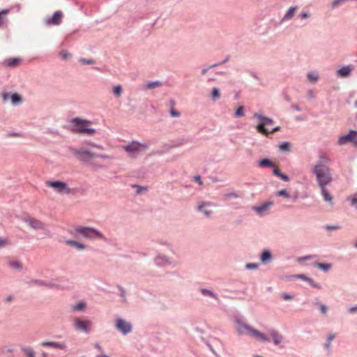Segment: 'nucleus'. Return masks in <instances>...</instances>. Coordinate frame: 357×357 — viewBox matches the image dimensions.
<instances>
[{
  "mask_svg": "<svg viewBox=\"0 0 357 357\" xmlns=\"http://www.w3.org/2000/svg\"><path fill=\"white\" fill-rule=\"evenodd\" d=\"M328 165V158L326 155H321L317 164L313 167L312 171L316 176L319 187H326L333 181L331 169Z\"/></svg>",
  "mask_w": 357,
  "mask_h": 357,
  "instance_id": "obj_1",
  "label": "nucleus"
},
{
  "mask_svg": "<svg viewBox=\"0 0 357 357\" xmlns=\"http://www.w3.org/2000/svg\"><path fill=\"white\" fill-rule=\"evenodd\" d=\"M45 185L60 195H75L77 192H85L86 190V188H71L66 183L61 181H47Z\"/></svg>",
  "mask_w": 357,
  "mask_h": 357,
  "instance_id": "obj_2",
  "label": "nucleus"
},
{
  "mask_svg": "<svg viewBox=\"0 0 357 357\" xmlns=\"http://www.w3.org/2000/svg\"><path fill=\"white\" fill-rule=\"evenodd\" d=\"M63 128L73 133H89V121L77 117L73 118L68 120Z\"/></svg>",
  "mask_w": 357,
  "mask_h": 357,
  "instance_id": "obj_3",
  "label": "nucleus"
},
{
  "mask_svg": "<svg viewBox=\"0 0 357 357\" xmlns=\"http://www.w3.org/2000/svg\"><path fill=\"white\" fill-rule=\"evenodd\" d=\"M237 331L241 335H248L252 337H255L257 340L261 342H269V339L264 334L259 331L252 328L248 324H243L241 322H238V326H236Z\"/></svg>",
  "mask_w": 357,
  "mask_h": 357,
  "instance_id": "obj_4",
  "label": "nucleus"
},
{
  "mask_svg": "<svg viewBox=\"0 0 357 357\" xmlns=\"http://www.w3.org/2000/svg\"><path fill=\"white\" fill-rule=\"evenodd\" d=\"M254 117L259 121V124L256 127L257 132L263 134L264 135L268 136L269 131L267 128H266V126L273 125V119L264 116L261 114L257 113L254 114Z\"/></svg>",
  "mask_w": 357,
  "mask_h": 357,
  "instance_id": "obj_5",
  "label": "nucleus"
},
{
  "mask_svg": "<svg viewBox=\"0 0 357 357\" xmlns=\"http://www.w3.org/2000/svg\"><path fill=\"white\" fill-rule=\"evenodd\" d=\"M68 233L73 236L75 240L86 243L89 238V227L79 226L74 229H69Z\"/></svg>",
  "mask_w": 357,
  "mask_h": 357,
  "instance_id": "obj_6",
  "label": "nucleus"
},
{
  "mask_svg": "<svg viewBox=\"0 0 357 357\" xmlns=\"http://www.w3.org/2000/svg\"><path fill=\"white\" fill-rule=\"evenodd\" d=\"M147 149L148 144L146 143H140L137 141H132L123 146V149L130 155H136L146 151Z\"/></svg>",
  "mask_w": 357,
  "mask_h": 357,
  "instance_id": "obj_7",
  "label": "nucleus"
},
{
  "mask_svg": "<svg viewBox=\"0 0 357 357\" xmlns=\"http://www.w3.org/2000/svg\"><path fill=\"white\" fill-rule=\"evenodd\" d=\"M347 143H351L354 146H357V132L351 130L349 133L346 135L342 136L338 139V144L343 145Z\"/></svg>",
  "mask_w": 357,
  "mask_h": 357,
  "instance_id": "obj_8",
  "label": "nucleus"
},
{
  "mask_svg": "<svg viewBox=\"0 0 357 357\" xmlns=\"http://www.w3.org/2000/svg\"><path fill=\"white\" fill-rule=\"evenodd\" d=\"M73 153L79 160L83 162L89 160V151L86 148L74 149Z\"/></svg>",
  "mask_w": 357,
  "mask_h": 357,
  "instance_id": "obj_9",
  "label": "nucleus"
},
{
  "mask_svg": "<svg viewBox=\"0 0 357 357\" xmlns=\"http://www.w3.org/2000/svg\"><path fill=\"white\" fill-rule=\"evenodd\" d=\"M116 327L119 331L122 332L123 334H127L130 333L132 329L131 325L128 322H126L122 319H116Z\"/></svg>",
  "mask_w": 357,
  "mask_h": 357,
  "instance_id": "obj_10",
  "label": "nucleus"
},
{
  "mask_svg": "<svg viewBox=\"0 0 357 357\" xmlns=\"http://www.w3.org/2000/svg\"><path fill=\"white\" fill-rule=\"evenodd\" d=\"M63 13L61 11H56L52 17H47L45 22L47 25H59L61 22Z\"/></svg>",
  "mask_w": 357,
  "mask_h": 357,
  "instance_id": "obj_11",
  "label": "nucleus"
},
{
  "mask_svg": "<svg viewBox=\"0 0 357 357\" xmlns=\"http://www.w3.org/2000/svg\"><path fill=\"white\" fill-rule=\"evenodd\" d=\"M65 243L77 250H83L87 248L86 243L77 240H66Z\"/></svg>",
  "mask_w": 357,
  "mask_h": 357,
  "instance_id": "obj_12",
  "label": "nucleus"
},
{
  "mask_svg": "<svg viewBox=\"0 0 357 357\" xmlns=\"http://www.w3.org/2000/svg\"><path fill=\"white\" fill-rule=\"evenodd\" d=\"M25 222L33 229L40 230L45 228V225L40 220L34 218H28Z\"/></svg>",
  "mask_w": 357,
  "mask_h": 357,
  "instance_id": "obj_13",
  "label": "nucleus"
},
{
  "mask_svg": "<svg viewBox=\"0 0 357 357\" xmlns=\"http://www.w3.org/2000/svg\"><path fill=\"white\" fill-rule=\"evenodd\" d=\"M89 323L87 321H83L79 318H76L74 321V327L77 331L86 332Z\"/></svg>",
  "mask_w": 357,
  "mask_h": 357,
  "instance_id": "obj_14",
  "label": "nucleus"
},
{
  "mask_svg": "<svg viewBox=\"0 0 357 357\" xmlns=\"http://www.w3.org/2000/svg\"><path fill=\"white\" fill-rule=\"evenodd\" d=\"M29 285H37V286H43L48 288H54L56 285L52 282H47L42 280H31L28 282Z\"/></svg>",
  "mask_w": 357,
  "mask_h": 357,
  "instance_id": "obj_15",
  "label": "nucleus"
},
{
  "mask_svg": "<svg viewBox=\"0 0 357 357\" xmlns=\"http://www.w3.org/2000/svg\"><path fill=\"white\" fill-rule=\"evenodd\" d=\"M271 205L272 202H266L259 206H252V209L255 211L259 215L261 216L267 213L269 207Z\"/></svg>",
  "mask_w": 357,
  "mask_h": 357,
  "instance_id": "obj_16",
  "label": "nucleus"
},
{
  "mask_svg": "<svg viewBox=\"0 0 357 357\" xmlns=\"http://www.w3.org/2000/svg\"><path fill=\"white\" fill-rule=\"evenodd\" d=\"M40 345L43 347H52V348L62 349V350L65 349L66 348V346L64 343L57 342L44 341L40 343Z\"/></svg>",
  "mask_w": 357,
  "mask_h": 357,
  "instance_id": "obj_17",
  "label": "nucleus"
},
{
  "mask_svg": "<svg viewBox=\"0 0 357 357\" xmlns=\"http://www.w3.org/2000/svg\"><path fill=\"white\" fill-rule=\"evenodd\" d=\"M268 333L275 345L282 342L283 336L278 331L275 329H271Z\"/></svg>",
  "mask_w": 357,
  "mask_h": 357,
  "instance_id": "obj_18",
  "label": "nucleus"
},
{
  "mask_svg": "<svg viewBox=\"0 0 357 357\" xmlns=\"http://www.w3.org/2000/svg\"><path fill=\"white\" fill-rule=\"evenodd\" d=\"M10 9H2L0 10V28L6 26L8 20L6 15L10 13Z\"/></svg>",
  "mask_w": 357,
  "mask_h": 357,
  "instance_id": "obj_19",
  "label": "nucleus"
},
{
  "mask_svg": "<svg viewBox=\"0 0 357 357\" xmlns=\"http://www.w3.org/2000/svg\"><path fill=\"white\" fill-rule=\"evenodd\" d=\"M21 59L18 58H9L4 61L3 64L9 68H15L20 63Z\"/></svg>",
  "mask_w": 357,
  "mask_h": 357,
  "instance_id": "obj_20",
  "label": "nucleus"
},
{
  "mask_svg": "<svg viewBox=\"0 0 357 357\" xmlns=\"http://www.w3.org/2000/svg\"><path fill=\"white\" fill-rule=\"evenodd\" d=\"M86 307V303L84 301H79V303L72 305L70 309L73 312H81L83 311Z\"/></svg>",
  "mask_w": 357,
  "mask_h": 357,
  "instance_id": "obj_21",
  "label": "nucleus"
},
{
  "mask_svg": "<svg viewBox=\"0 0 357 357\" xmlns=\"http://www.w3.org/2000/svg\"><path fill=\"white\" fill-rule=\"evenodd\" d=\"M321 190V194L324 197V199L326 202L333 204V196L330 194L329 191L326 188V187H320Z\"/></svg>",
  "mask_w": 357,
  "mask_h": 357,
  "instance_id": "obj_22",
  "label": "nucleus"
},
{
  "mask_svg": "<svg viewBox=\"0 0 357 357\" xmlns=\"http://www.w3.org/2000/svg\"><path fill=\"white\" fill-rule=\"evenodd\" d=\"M351 70L352 68L350 66H344L338 70L337 74L342 77H347L350 75Z\"/></svg>",
  "mask_w": 357,
  "mask_h": 357,
  "instance_id": "obj_23",
  "label": "nucleus"
},
{
  "mask_svg": "<svg viewBox=\"0 0 357 357\" xmlns=\"http://www.w3.org/2000/svg\"><path fill=\"white\" fill-rule=\"evenodd\" d=\"M297 8H298L297 6L290 7L289 8V10L287 11V13H285V15L284 16V20L291 19L294 16L295 13L296 11Z\"/></svg>",
  "mask_w": 357,
  "mask_h": 357,
  "instance_id": "obj_24",
  "label": "nucleus"
},
{
  "mask_svg": "<svg viewBox=\"0 0 357 357\" xmlns=\"http://www.w3.org/2000/svg\"><path fill=\"white\" fill-rule=\"evenodd\" d=\"M211 205L212 204L210 202L203 203L198 206V210L202 212L206 217H208L211 214L212 211L204 209V207Z\"/></svg>",
  "mask_w": 357,
  "mask_h": 357,
  "instance_id": "obj_25",
  "label": "nucleus"
},
{
  "mask_svg": "<svg viewBox=\"0 0 357 357\" xmlns=\"http://www.w3.org/2000/svg\"><path fill=\"white\" fill-rule=\"evenodd\" d=\"M22 351L27 357H35V351L33 349L29 347H22Z\"/></svg>",
  "mask_w": 357,
  "mask_h": 357,
  "instance_id": "obj_26",
  "label": "nucleus"
},
{
  "mask_svg": "<svg viewBox=\"0 0 357 357\" xmlns=\"http://www.w3.org/2000/svg\"><path fill=\"white\" fill-rule=\"evenodd\" d=\"M94 238H103V236L97 230L91 228V240Z\"/></svg>",
  "mask_w": 357,
  "mask_h": 357,
  "instance_id": "obj_27",
  "label": "nucleus"
},
{
  "mask_svg": "<svg viewBox=\"0 0 357 357\" xmlns=\"http://www.w3.org/2000/svg\"><path fill=\"white\" fill-rule=\"evenodd\" d=\"M8 266L13 269L20 270L22 268V264L18 261H10L8 263Z\"/></svg>",
  "mask_w": 357,
  "mask_h": 357,
  "instance_id": "obj_28",
  "label": "nucleus"
},
{
  "mask_svg": "<svg viewBox=\"0 0 357 357\" xmlns=\"http://www.w3.org/2000/svg\"><path fill=\"white\" fill-rule=\"evenodd\" d=\"M314 265L316 267L324 271H327L331 268V265L328 264H321L317 262L314 264Z\"/></svg>",
  "mask_w": 357,
  "mask_h": 357,
  "instance_id": "obj_29",
  "label": "nucleus"
},
{
  "mask_svg": "<svg viewBox=\"0 0 357 357\" xmlns=\"http://www.w3.org/2000/svg\"><path fill=\"white\" fill-rule=\"evenodd\" d=\"M271 258V253L267 251V250H265L263 252L262 255H261V260L262 262H266L267 261H269Z\"/></svg>",
  "mask_w": 357,
  "mask_h": 357,
  "instance_id": "obj_30",
  "label": "nucleus"
},
{
  "mask_svg": "<svg viewBox=\"0 0 357 357\" xmlns=\"http://www.w3.org/2000/svg\"><path fill=\"white\" fill-rule=\"evenodd\" d=\"M235 117H242L245 115L244 107L239 106L235 112Z\"/></svg>",
  "mask_w": 357,
  "mask_h": 357,
  "instance_id": "obj_31",
  "label": "nucleus"
},
{
  "mask_svg": "<svg viewBox=\"0 0 357 357\" xmlns=\"http://www.w3.org/2000/svg\"><path fill=\"white\" fill-rule=\"evenodd\" d=\"M211 97L213 100H217L220 97V91L218 88H213L212 89Z\"/></svg>",
  "mask_w": 357,
  "mask_h": 357,
  "instance_id": "obj_32",
  "label": "nucleus"
},
{
  "mask_svg": "<svg viewBox=\"0 0 357 357\" xmlns=\"http://www.w3.org/2000/svg\"><path fill=\"white\" fill-rule=\"evenodd\" d=\"M161 86V83L158 81L149 82L146 84V88L149 89H155Z\"/></svg>",
  "mask_w": 357,
  "mask_h": 357,
  "instance_id": "obj_33",
  "label": "nucleus"
},
{
  "mask_svg": "<svg viewBox=\"0 0 357 357\" xmlns=\"http://www.w3.org/2000/svg\"><path fill=\"white\" fill-rule=\"evenodd\" d=\"M11 100L14 105H17L21 102V97L17 93L13 94L11 96Z\"/></svg>",
  "mask_w": 357,
  "mask_h": 357,
  "instance_id": "obj_34",
  "label": "nucleus"
},
{
  "mask_svg": "<svg viewBox=\"0 0 357 357\" xmlns=\"http://www.w3.org/2000/svg\"><path fill=\"white\" fill-rule=\"evenodd\" d=\"M290 144L288 142H283L280 145V149L282 151H288L290 149Z\"/></svg>",
  "mask_w": 357,
  "mask_h": 357,
  "instance_id": "obj_35",
  "label": "nucleus"
},
{
  "mask_svg": "<svg viewBox=\"0 0 357 357\" xmlns=\"http://www.w3.org/2000/svg\"><path fill=\"white\" fill-rule=\"evenodd\" d=\"M259 165L262 167H271L273 165L272 162L268 159H264L260 161Z\"/></svg>",
  "mask_w": 357,
  "mask_h": 357,
  "instance_id": "obj_36",
  "label": "nucleus"
},
{
  "mask_svg": "<svg viewBox=\"0 0 357 357\" xmlns=\"http://www.w3.org/2000/svg\"><path fill=\"white\" fill-rule=\"evenodd\" d=\"M307 78L310 82H315L318 79V75L314 73H310L307 75Z\"/></svg>",
  "mask_w": 357,
  "mask_h": 357,
  "instance_id": "obj_37",
  "label": "nucleus"
},
{
  "mask_svg": "<svg viewBox=\"0 0 357 357\" xmlns=\"http://www.w3.org/2000/svg\"><path fill=\"white\" fill-rule=\"evenodd\" d=\"M10 245V241L7 238H0V248Z\"/></svg>",
  "mask_w": 357,
  "mask_h": 357,
  "instance_id": "obj_38",
  "label": "nucleus"
},
{
  "mask_svg": "<svg viewBox=\"0 0 357 357\" xmlns=\"http://www.w3.org/2000/svg\"><path fill=\"white\" fill-rule=\"evenodd\" d=\"M114 93L117 96L119 97L121 95L122 93V88L120 85L116 86L114 87L113 89Z\"/></svg>",
  "mask_w": 357,
  "mask_h": 357,
  "instance_id": "obj_39",
  "label": "nucleus"
},
{
  "mask_svg": "<svg viewBox=\"0 0 357 357\" xmlns=\"http://www.w3.org/2000/svg\"><path fill=\"white\" fill-rule=\"evenodd\" d=\"M60 56L63 59H67L70 57V54L66 50H62L60 52Z\"/></svg>",
  "mask_w": 357,
  "mask_h": 357,
  "instance_id": "obj_40",
  "label": "nucleus"
},
{
  "mask_svg": "<svg viewBox=\"0 0 357 357\" xmlns=\"http://www.w3.org/2000/svg\"><path fill=\"white\" fill-rule=\"evenodd\" d=\"M278 196H284L285 197H289V194L287 192L286 190H282L277 192Z\"/></svg>",
  "mask_w": 357,
  "mask_h": 357,
  "instance_id": "obj_41",
  "label": "nucleus"
},
{
  "mask_svg": "<svg viewBox=\"0 0 357 357\" xmlns=\"http://www.w3.org/2000/svg\"><path fill=\"white\" fill-rule=\"evenodd\" d=\"M279 177H280L282 180H283L284 181L287 182V181H289V178L288 176H287V175H286V174H282H282L280 175V176H279Z\"/></svg>",
  "mask_w": 357,
  "mask_h": 357,
  "instance_id": "obj_42",
  "label": "nucleus"
},
{
  "mask_svg": "<svg viewBox=\"0 0 357 357\" xmlns=\"http://www.w3.org/2000/svg\"><path fill=\"white\" fill-rule=\"evenodd\" d=\"M282 298L284 300H291L293 298V297L291 295L287 294H282Z\"/></svg>",
  "mask_w": 357,
  "mask_h": 357,
  "instance_id": "obj_43",
  "label": "nucleus"
},
{
  "mask_svg": "<svg viewBox=\"0 0 357 357\" xmlns=\"http://www.w3.org/2000/svg\"><path fill=\"white\" fill-rule=\"evenodd\" d=\"M298 278H301L303 280H307V281L310 282L312 284L313 280L312 279H310V278H306L304 275H299Z\"/></svg>",
  "mask_w": 357,
  "mask_h": 357,
  "instance_id": "obj_44",
  "label": "nucleus"
},
{
  "mask_svg": "<svg viewBox=\"0 0 357 357\" xmlns=\"http://www.w3.org/2000/svg\"><path fill=\"white\" fill-rule=\"evenodd\" d=\"M320 310L323 314H326L327 312V307L324 305H320Z\"/></svg>",
  "mask_w": 357,
  "mask_h": 357,
  "instance_id": "obj_45",
  "label": "nucleus"
},
{
  "mask_svg": "<svg viewBox=\"0 0 357 357\" xmlns=\"http://www.w3.org/2000/svg\"><path fill=\"white\" fill-rule=\"evenodd\" d=\"M171 115L174 117H178L180 116V114H179V112H177L174 111V109H172Z\"/></svg>",
  "mask_w": 357,
  "mask_h": 357,
  "instance_id": "obj_46",
  "label": "nucleus"
},
{
  "mask_svg": "<svg viewBox=\"0 0 357 357\" xmlns=\"http://www.w3.org/2000/svg\"><path fill=\"white\" fill-rule=\"evenodd\" d=\"M310 14L307 13H302L300 14V17L303 19L307 18L310 17Z\"/></svg>",
  "mask_w": 357,
  "mask_h": 357,
  "instance_id": "obj_47",
  "label": "nucleus"
},
{
  "mask_svg": "<svg viewBox=\"0 0 357 357\" xmlns=\"http://www.w3.org/2000/svg\"><path fill=\"white\" fill-rule=\"evenodd\" d=\"M195 181H197L199 185H202V181L200 176H196L195 177Z\"/></svg>",
  "mask_w": 357,
  "mask_h": 357,
  "instance_id": "obj_48",
  "label": "nucleus"
},
{
  "mask_svg": "<svg viewBox=\"0 0 357 357\" xmlns=\"http://www.w3.org/2000/svg\"><path fill=\"white\" fill-rule=\"evenodd\" d=\"M273 174L276 176H278V177L280 176V175L282 174L280 172V171L279 170V169L278 168H275L274 170H273Z\"/></svg>",
  "mask_w": 357,
  "mask_h": 357,
  "instance_id": "obj_49",
  "label": "nucleus"
},
{
  "mask_svg": "<svg viewBox=\"0 0 357 357\" xmlns=\"http://www.w3.org/2000/svg\"><path fill=\"white\" fill-rule=\"evenodd\" d=\"M246 267H247L248 268L252 269V268H257V266L256 264H247Z\"/></svg>",
  "mask_w": 357,
  "mask_h": 357,
  "instance_id": "obj_50",
  "label": "nucleus"
},
{
  "mask_svg": "<svg viewBox=\"0 0 357 357\" xmlns=\"http://www.w3.org/2000/svg\"><path fill=\"white\" fill-rule=\"evenodd\" d=\"M280 130V126H277L275 127V128H273L271 131H269V134L270 133H274L277 131H279Z\"/></svg>",
  "mask_w": 357,
  "mask_h": 357,
  "instance_id": "obj_51",
  "label": "nucleus"
},
{
  "mask_svg": "<svg viewBox=\"0 0 357 357\" xmlns=\"http://www.w3.org/2000/svg\"><path fill=\"white\" fill-rule=\"evenodd\" d=\"M13 297L12 296H7L6 298H5V301L6 303H8V302H10L11 301H13Z\"/></svg>",
  "mask_w": 357,
  "mask_h": 357,
  "instance_id": "obj_52",
  "label": "nucleus"
},
{
  "mask_svg": "<svg viewBox=\"0 0 357 357\" xmlns=\"http://www.w3.org/2000/svg\"><path fill=\"white\" fill-rule=\"evenodd\" d=\"M80 62H82L83 64H89V59H82L79 60Z\"/></svg>",
  "mask_w": 357,
  "mask_h": 357,
  "instance_id": "obj_53",
  "label": "nucleus"
},
{
  "mask_svg": "<svg viewBox=\"0 0 357 357\" xmlns=\"http://www.w3.org/2000/svg\"><path fill=\"white\" fill-rule=\"evenodd\" d=\"M202 293L204 295H211V292L210 291H208V290H206V289H203L202 290Z\"/></svg>",
  "mask_w": 357,
  "mask_h": 357,
  "instance_id": "obj_54",
  "label": "nucleus"
},
{
  "mask_svg": "<svg viewBox=\"0 0 357 357\" xmlns=\"http://www.w3.org/2000/svg\"><path fill=\"white\" fill-rule=\"evenodd\" d=\"M227 196L234 197V198H236L238 197V195H236V193H229V194H227Z\"/></svg>",
  "mask_w": 357,
  "mask_h": 357,
  "instance_id": "obj_55",
  "label": "nucleus"
},
{
  "mask_svg": "<svg viewBox=\"0 0 357 357\" xmlns=\"http://www.w3.org/2000/svg\"><path fill=\"white\" fill-rule=\"evenodd\" d=\"M342 0H336L333 3V6H337Z\"/></svg>",
  "mask_w": 357,
  "mask_h": 357,
  "instance_id": "obj_56",
  "label": "nucleus"
},
{
  "mask_svg": "<svg viewBox=\"0 0 357 357\" xmlns=\"http://www.w3.org/2000/svg\"><path fill=\"white\" fill-rule=\"evenodd\" d=\"M352 204L357 208V198H354L351 201Z\"/></svg>",
  "mask_w": 357,
  "mask_h": 357,
  "instance_id": "obj_57",
  "label": "nucleus"
},
{
  "mask_svg": "<svg viewBox=\"0 0 357 357\" xmlns=\"http://www.w3.org/2000/svg\"><path fill=\"white\" fill-rule=\"evenodd\" d=\"M334 338H335V335H333H333H330L328 336V342H331V341H332Z\"/></svg>",
  "mask_w": 357,
  "mask_h": 357,
  "instance_id": "obj_58",
  "label": "nucleus"
},
{
  "mask_svg": "<svg viewBox=\"0 0 357 357\" xmlns=\"http://www.w3.org/2000/svg\"><path fill=\"white\" fill-rule=\"evenodd\" d=\"M349 312H357V307H351V308L349 309Z\"/></svg>",
  "mask_w": 357,
  "mask_h": 357,
  "instance_id": "obj_59",
  "label": "nucleus"
},
{
  "mask_svg": "<svg viewBox=\"0 0 357 357\" xmlns=\"http://www.w3.org/2000/svg\"><path fill=\"white\" fill-rule=\"evenodd\" d=\"M328 229H337L340 227L338 226H331V227H327Z\"/></svg>",
  "mask_w": 357,
  "mask_h": 357,
  "instance_id": "obj_60",
  "label": "nucleus"
},
{
  "mask_svg": "<svg viewBox=\"0 0 357 357\" xmlns=\"http://www.w3.org/2000/svg\"><path fill=\"white\" fill-rule=\"evenodd\" d=\"M314 257L312 256H307V257H305L303 258V260H310V259H313Z\"/></svg>",
  "mask_w": 357,
  "mask_h": 357,
  "instance_id": "obj_61",
  "label": "nucleus"
},
{
  "mask_svg": "<svg viewBox=\"0 0 357 357\" xmlns=\"http://www.w3.org/2000/svg\"><path fill=\"white\" fill-rule=\"evenodd\" d=\"M137 188H138V190H137V192L139 193L140 192H142V190H146V188H142V187H139V186H137Z\"/></svg>",
  "mask_w": 357,
  "mask_h": 357,
  "instance_id": "obj_62",
  "label": "nucleus"
},
{
  "mask_svg": "<svg viewBox=\"0 0 357 357\" xmlns=\"http://www.w3.org/2000/svg\"><path fill=\"white\" fill-rule=\"evenodd\" d=\"M96 357H109V356L107 355H105V354H99V355H97Z\"/></svg>",
  "mask_w": 357,
  "mask_h": 357,
  "instance_id": "obj_63",
  "label": "nucleus"
},
{
  "mask_svg": "<svg viewBox=\"0 0 357 357\" xmlns=\"http://www.w3.org/2000/svg\"><path fill=\"white\" fill-rule=\"evenodd\" d=\"M9 95L8 94H3V100H6L7 97H8Z\"/></svg>",
  "mask_w": 357,
  "mask_h": 357,
  "instance_id": "obj_64",
  "label": "nucleus"
}]
</instances>
